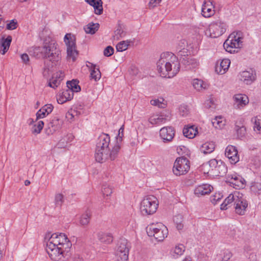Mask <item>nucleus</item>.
Here are the masks:
<instances>
[{
  "instance_id": "20e7f679",
  "label": "nucleus",
  "mask_w": 261,
  "mask_h": 261,
  "mask_svg": "<svg viewBox=\"0 0 261 261\" xmlns=\"http://www.w3.org/2000/svg\"><path fill=\"white\" fill-rule=\"evenodd\" d=\"M148 236L153 237L158 241H162L167 237L168 231L166 226L161 223L151 224L146 228Z\"/></svg>"
},
{
  "instance_id": "0e129e2a",
  "label": "nucleus",
  "mask_w": 261,
  "mask_h": 261,
  "mask_svg": "<svg viewBox=\"0 0 261 261\" xmlns=\"http://www.w3.org/2000/svg\"><path fill=\"white\" fill-rule=\"evenodd\" d=\"M161 0H150L148 6L150 8H153L155 7L158 4H159Z\"/></svg>"
},
{
  "instance_id": "49530a36",
  "label": "nucleus",
  "mask_w": 261,
  "mask_h": 261,
  "mask_svg": "<svg viewBox=\"0 0 261 261\" xmlns=\"http://www.w3.org/2000/svg\"><path fill=\"white\" fill-rule=\"evenodd\" d=\"M64 195L59 193L55 195V202L56 206L61 207L64 202Z\"/></svg>"
},
{
  "instance_id": "6e6552de",
  "label": "nucleus",
  "mask_w": 261,
  "mask_h": 261,
  "mask_svg": "<svg viewBox=\"0 0 261 261\" xmlns=\"http://www.w3.org/2000/svg\"><path fill=\"white\" fill-rule=\"evenodd\" d=\"M228 25L226 23L222 20H218L212 23L205 32V34L211 38H217L224 34Z\"/></svg>"
},
{
  "instance_id": "13d9d810",
  "label": "nucleus",
  "mask_w": 261,
  "mask_h": 261,
  "mask_svg": "<svg viewBox=\"0 0 261 261\" xmlns=\"http://www.w3.org/2000/svg\"><path fill=\"white\" fill-rule=\"evenodd\" d=\"M60 80H59L58 79H53L52 81H50L48 83V86L50 87L55 88L56 87H58V86L60 84Z\"/></svg>"
},
{
  "instance_id": "09e8293b",
  "label": "nucleus",
  "mask_w": 261,
  "mask_h": 261,
  "mask_svg": "<svg viewBox=\"0 0 261 261\" xmlns=\"http://www.w3.org/2000/svg\"><path fill=\"white\" fill-rule=\"evenodd\" d=\"M103 195L108 196L112 193V188L107 185H103L101 189Z\"/></svg>"
},
{
  "instance_id": "2eb2a0df",
  "label": "nucleus",
  "mask_w": 261,
  "mask_h": 261,
  "mask_svg": "<svg viewBox=\"0 0 261 261\" xmlns=\"http://www.w3.org/2000/svg\"><path fill=\"white\" fill-rule=\"evenodd\" d=\"M225 154L232 164H235L239 161L238 151L234 146L228 145L225 149Z\"/></svg>"
},
{
  "instance_id": "c03bdc74",
  "label": "nucleus",
  "mask_w": 261,
  "mask_h": 261,
  "mask_svg": "<svg viewBox=\"0 0 261 261\" xmlns=\"http://www.w3.org/2000/svg\"><path fill=\"white\" fill-rule=\"evenodd\" d=\"M124 125H122L119 129L118 134L116 137V143L120 146V149L122 146V138L123 137Z\"/></svg>"
},
{
  "instance_id": "338daca9",
  "label": "nucleus",
  "mask_w": 261,
  "mask_h": 261,
  "mask_svg": "<svg viewBox=\"0 0 261 261\" xmlns=\"http://www.w3.org/2000/svg\"><path fill=\"white\" fill-rule=\"evenodd\" d=\"M254 130H258V131L261 130V125L260 124L259 120H255L254 125Z\"/></svg>"
},
{
  "instance_id": "e433bc0d",
  "label": "nucleus",
  "mask_w": 261,
  "mask_h": 261,
  "mask_svg": "<svg viewBox=\"0 0 261 261\" xmlns=\"http://www.w3.org/2000/svg\"><path fill=\"white\" fill-rule=\"evenodd\" d=\"M91 212L90 211L88 210L86 211V212L83 214L81 217L80 220V223L82 225H87L89 224L90 222V220L91 219Z\"/></svg>"
},
{
  "instance_id": "603ef678",
  "label": "nucleus",
  "mask_w": 261,
  "mask_h": 261,
  "mask_svg": "<svg viewBox=\"0 0 261 261\" xmlns=\"http://www.w3.org/2000/svg\"><path fill=\"white\" fill-rule=\"evenodd\" d=\"M17 26V21L16 19L12 20L9 23L6 25V29L7 30H13L15 29Z\"/></svg>"
},
{
  "instance_id": "72a5a7b5",
  "label": "nucleus",
  "mask_w": 261,
  "mask_h": 261,
  "mask_svg": "<svg viewBox=\"0 0 261 261\" xmlns=\"http://www.w3.org/2000/svg\"><path fill=\"white\" fill-rule=\"evenodd\" d=\"M235 130L238 138L242 139L245 137L246 133V129L245 126L243 125H239L236 123L235 124Z\"/></svg>"
},
{
  "instance_id": "c756f323",
  "label": "nucleus",
  "mask_w": 261,
  "mask_h": 261,
  "mask_svg": "<svg viewBox=\"0 0 261 261\" xmlns=\"http://www.w3.org/2000/svg\"><path fill=\"white\" fill-rule=\"evenodd\" d=\"M97 236L98 240L101 242L109 244L113 241V237L111 233L100 232L98 233Z\"/></svg>"
},
{
  "instance_id": "393cba45",
  "label": "nucleus",
  "mask_w": 261,
  "mask_h": 261,
  "mask_svg": "<svg viewBox=\"0 0 261 261\" xmlns=\"http://www.w3.org/2000/svg\"><path fill=\"white\" fill-rule=\"evenodd\" d=\"M235 100V105H237V107H244L248 103V98L246 95H244L241 94H236L234 96Z\"/></svg>"
},
{
  "instance_id": "3c124183",
  "label": "nucleus",
  "mask_w": 261,
  "mask_h": 261,
  "mask_svg": "<svg viewBox=\"0 0 261 261\" xmlns=\"http://www.w3.org/2000/svg\"><path fill=\"white\" fill-rule=\"evenodd\" d=\"M114 52L113 47L111 46H108L103 50V55L105 56L109 57L111 56Z\"/></svg>"
},
{
  "instance_id": "a211bd4d",
  "label": "nucleus",
  "mask_w": 261,
  "mask_h": 261,
  "mask_svg": "<svg viewBox=\"0 0 261 261\" xmlns=\"http://www.w3.org/2000/svg\"><path fill=\"white\" fill-rule=\"evenodd\" d=\"M182 133L185 137L193 139L198 134V128L195 125L188 124L185 126Z\"/></svg>"
},
{
  "instance_id": "ea45409f",
  "label": "nucleus",
  "mask_w": 261,
  "mask_h": 261,
  "mask_svg": "<svg viewBox=\"0 0 261 261\" xmlns=\"http://www.w3.org/2000/svg\"><path fill=\"white\" fill-rule=\"evenodd\" d=\"M131 42L130 40L122 41L119 42L116 45V49L117 51H123L127 49V47Z\"/></svg>"
},
{
  "instance_id": "79ce46f5",
  "label": "nucleus",
  "mask_w": 261,
  "mask_h": 261,
  "mask_svg": "<svg viewBox=\"0 0 261 261\" xmlns=\"http://www.w3.org/2000/svg\"><path fill=\"white\" fill-rule=\"evenodd\" d=\"M185 250V247L182 244H179L175 246L173 256L174 257L176 258L178 257V256L181 255L184 252Z\"/></svg>"
},
{
  "instance_id": "a878e982",
  "label": "nucleus",
  "mask_w": 261,
  "mask_h": 261,
  "mask_svg": "<svg viewBox=\"0 0 261 261\" xmlns=\"http://www.w3.org/2000/svg\"><path fill=\"white\" fill-rule=\"evenodd\" d=\"M73 136L71 134H67L60 139L57 144V146L59 148H64L67 146L68 143L70 142L73 139Z\"/></svg>"
},
{
  "instance_id": "cd10ccee",
  "label": "nucleus",
  "mask_w": 261,
  "mask_h": 261,
  "mask_svg": "<svg viewBox=\"0 0 261 261\" xmlns=\"http://www.w3.org/2000/svg\"><path fill=\"white\" fill-rule=\"evenodd\" d=\"M215 148V143L213 142H206L203 144L200 147V151L204 154L212 152Z\"/></svg>"
},
{
  "instance_id": "e2e57ef3",
  "label": "nucleus",
  "mask_w": 261,
  "mask_h": 261,
  "mask_svg": "<svg viewBox=\"0 0 261 261\" xmlns=\"http://www.w3.org/2000/svg\"><path fill=\"white\" fill-rule=\"evenodd\" d=\"M179 111L182 116H186L188 113V110L187 109V106H181L179 108Z\"/></svg>"
},
{
  "instance_id": "5701e85b",
  "label": "nucleus",
  "mask_w": 261,
  "mask_h": 261,
  "mask_svg": "<svg viewBox=\"0 0 261 261\" xmlns=\"http://www.w3.org/2000/svg\"><path fill=\"white\" fill-rule=\"evenodd\" d=\"M11 36H8L6 38L2 37L0 40V53L4 55L8 50L12 42Z\"/></svg>"
},
{
  "instance_id": "58836bf2",
  "label": "nucleus",
  "mask_w": 261,
  "mask_h": 261,
  "mask_svg": "<svg viewBox=\"0 0 261 261\" xmlns=\"http://www.w3.org/2000/svg\"><path fill=\"white\" fill-rule=\"evenodd\" d=\"M126 33L122 29V26L119 24L117 29L114 32V39L118 40L121 38L124 37Z\"/></svg>"
},
{
  "instance_id": "dca6fc26",
  "label": "nucleus",
  "mask_w": 261,
  "mask_h": 261,
  "mask_svg": "<svg viewBox=\"0 0 261 261\" xmlns=\"http://www.w3.org/2000/svg\"><path fill=\"white\" fill-rule=\"evenodd\" d=\"M240 79L247 85L251 84L255 80V73L253 71H244L240 74Z\"/></svg>"
},
{
  "instance_id": "4468645a",
  "label": "nucleus",
  "mask_w": 261,
  "mask_h": 261,
  "mask_svg": "<svg viewBox=\"0 0 261 261\" xmlns=\"http://www.w3.org/2000/svg\"><path fill=\"white\" fill-rule=\"evenodd\" d=\"M228 182L230 185L236 189H243L245 186L246 181L244 178L238 174H232L228 177Z\"/></svg>"
},
{
  "instance_id": "f3484780",
  "label": "nucleus",
  "mask_w": 261,
  "mask_h": 261,
  "mask_svg": "<svg viewBox=\"0 0 261 261\" xmlns=\"http://www.w3.org/2000/svg\"><path fill=\"white\" fill-rule=\"evenodd\" d=\"M235 205V210L236 213L240 215H243L246 211V208L248 206L247 201L243 199H239L237 196Z\"/></svg>"
},
{
  "instance_id": "9b49d317",
  "label": "nucleus",
  "mask_w": 261,
  "mask_h": 261,
  "mask_svg": "<svg viewBox=\"0 0 261 261\" xmlns=\"http://www.w3.org/2000/svg\"><path fill=\"white\" fill-rule=\"evenodd\" d=\"M64 40L67 46V56L71 58L74 61L78 55V51L76 49L75 36L70 33H67L64 36Z\"/></svg>"
},
{
  "instance_id": "680f3d73",
  "label": "nucleus",
  "mask_w": 261,
  "mask_h": 261,
  "mask_svg": "<svg viewBox=\"0 0 261 261\" xmlns=\"http://www.w3.org/2000/svg\"><path fill=\"white\" fill-rule=\"evenodd\" d=\"M21 59L23 62L25 64H29L30 61V58L28 54L24 53L21 55Z\"/></svg>"
},
{
  "instance_id": "7ed1b4c3",
  "label": "nucleus",
  "mask_w": 261,
  "mask_h": 261,
  "mask_svg": "<svg viewBox=\"0 0 261 261\" xmlns=\"http://www.w3.org/2000/svg\"><path fill=\"white\" fill-rule=\"evenodd\" d=\"M57 44L54 41L44 42V45L41 48H38L42 54V57L46 59L44 61V66L43 68V75L44 77H47L49 74L50 69L53 66V64H56L61 60V51L57 47Z\"/></svg>"
},
{
  "instance_id": "ddd939ff",
  "label": "nucleus",
  "mask_w": 261,
  "mask_h": 261,
  "mask_svg": "<svg viewBox=\"0 0 261 261\" xmlns=\"http://www.w3.org/2000/svg\"><path fill=\"white\" fill-rule=\"evenodd\" d=\"M175 133V129L173 127H164L160 130V136L164 143H169L173 140Z\"/></svg>"
},
{
  "instance_id": "37998d69",
  "label": "nucleus",
  "mask_w": 261,
  "mask_h": 261,
  "mask_svg": "<svg viewBox=\"0 0 261 261\" xmlns=\"http://www.w3.org/2000/svg\"><path fill=\"white\" fill-rule=\"evenodd\" d=\"M173 221L176 225V227L178 230H181L184 227L183 218L182 215H177L175 216L173 218Z\"/></svg>"
},
{
  "instance_id": "0eeeda50",
  "label": "nucleus",
  "mask_w": 261,
  "mask_h": 261,
  "mask_svg": "<svg viewBox=\"0 0 261 261\" xmlns=\"http://www.w3.org/2000/svg\"><path fill=\"white\" fill-rule=\"evenodd\" d=\"M46 250L50 259L53 261H64L65 258H68L69 252L64 251V249L61 247L47 243Z\"/></svg>"
},
{
  "instance_id": "1a4fd4ad",
  "label": "nucleus",
  "mask_w": 261,
  "mask_h": 261,
  "mask_svg": "<svg viewBox=\"0 0 261 261\" xmlns=\"http://www.w3.org/2000/svg\"><path fill=\"white\" fill-rule=\"evenodd\" d=\"M129 247V244L126 239H120L116 252L117 261H127Z\"/></svg>"
},
{
  "instance_id": "aec40b11",
  "label": "nucleus",
  "mask_w": 261,
  "mask_h": 261,
  "mask_svg": "<svg viewBox=\"0 0 261 261\" xmlns=\"http://www.w3.org/2000/svg\"><path fill=\"white\" fill-rule=\"evenodd\" d=\"M74 93L71 90H64L62 93L59 94L57 101L59 103H64L67 101L71 100L73 97Z\"/></svg>"
},
{
  "instance_id": "473e14b6",
  "label": "nucleus",
  "mask_w": 261,
  "mask_h": 261,
  "mask_svg": "<svg viewBox=\"0 0 261 261\" xmlns=\"http://www.w3.org/2000/svg\"><path fill=\"white\" fill-rule=\"evenodd\" d=\"M215 171V173L217 174L216 175L223 176L227 172V167L224 163L220 161V164L217 166Z\"/></svg>"
},
{
  "instance_id": "4d7b16f0",
  "label": "nucleus",
  "mask_w": 261,
  "mask_h": 261,
  "mask_svg": "<svg viewBox=\"0 0 261 261\" xmlns=\"http://www.w3.org/2000/svg\"><path fill=\"white\" fill-rule=\"evenodd\" d=\"M222 195H221V194H216L211 197V201L213 204H216L217 202L222 198Z\"/></svg>"
},
{
  "instance_id": "b1692460",
  "label": "nucleus",
  "mask_w": 261,
  "mask_h": 261,
  "mask_svg": "<svg viewBox=\"0 0 261 261\" xmlns=\"http://www.w3.org/2000/svg\"><path fill=\"white\" fill-rule=\"evenodd\" d=\"M85 2L92 6L96 15H101L103 12L102 2L101 0H85Z\"/></svg>"
},
{
  "instance_id": "412c9836",
  "label": "nucleus",
  "mask_w": 261,
  "mask_h": 261,
  "mask_svg": "<svg viewBox=\"0 0 261 261\" xmlns=\"http://www.w3.org/2000/svg\"><path fill=\"white\" fill-rule=\"evenodd\" d=\"M54 106L51 104H47L42 107L36 113L37 120L43 118L51 113Z\"/></svg>"
},
{
  "instance_id": "774afa93",
  "label": "nucleus",
  "mask_w": 261,
  "mask_h": 261,
  "mask_svg": "<svg viewBox=\"0 0 261 261\" xmlns=\"http://www.w3.org/2000/svg\"><path fill=\"white\" fill-rule=\"evenodd\" d=\"M70 110L74 116H78L82 114L81 111L77 109H75V107H74L73 109L71 108Z\"/></svg>"
},
{
  "instance_id": "6e6d98bb",
  "label": "nucleus",
  "mask_w": 261,
  "mask_h": 261,
  "mask_svg": "<svg viewBox=\"0 0 261 261\" xmlns=\"http://www.w3.org/2000/svg\"><path fill=\"white\" fill-rule=\"evenodd\" d=\"M209 165L210 167L212 168V169H214L215 170L217 167V166L220 164V161H218L216 159L211 160L208 162Z\"/></svg>"
},
{
  "instance_id": "2f4dec72",
  "label": "nucleus",
  "mask_w": 261,
  "mask_h": 261,
  "mask_svg": "<svg viewBox=\"0 0 261 261\" xmlns=\"http://www.w3.org/2000/svg\"><path fill=\"white\" fill-rule=\"evenodd\" d=\"M232 256V253L228 250H224L217 255L218 261H228Z\"/></svg>"
},
{
  "instance_id": "423d86ee",
  "label": "nucleus",
  "mask_w": 261,
  "mask_h": 261,
  "mask_svg": "<svg viewBox=\"0 0 261 261\" xmlns=\"http://www.w3.org/2000/svg\"><path fill=\"white\" fill-rule=\"evenodd\" d=\"M48 237H49V239L47 243H50L52 245L61 247L64 249V251H70L72 244L67 236L64 233H60L58 234L55 233L52 234L50 236H49V234H48ZM47 237V235L46 236V238Z\"/></svg>"
},
{
  "instance_id": "39448f33",
  "label": "nucleus",
  "mask_w": 261,
  "mask_h": 261,
  "mask_svg": "<svg viewBox=\"0 0 261 261\" xmlns=\"http://www.w3.org/2000/svg\"><path fill=\"white\" fill-rule=\"evenodd\" d=\"M158 205V201L155 196L153 195L147 196L141 201V212L143 215H152L157 210Z\"/></svg>"
},
{
  "instance_id": "bf43d9fd",
  "label": "nucleus",
  "mask_w": 261,
  "mask_h": 261,
  "mask_svg": "<svg viewBox=\"0 0 261 261\" xmlns=\"http://www.w3.org/2000/svg\"><path fill=\"white\" fill-rule=\"evenodd\" d=\"M240 39V38L238 37L237 39H234V42L231 40L230 42H228V43H229L230 45L233 46V48L239 47Z\"/></svg>"
},
{
  "instance_id": "6ab92c4d",
  "label": "nucleus",
  "mask_w": 261,
  "mask_h": 261,
  "mask_svg": "<svg viewBox=\"0 0 261 261\" xmlns=\"http://www.w3.org/2000/svg\"><path fill=\"white\" fill-rule=\"evenodd\" d=\"M213 187L208 184H202L198 186L194 190V194L198 196L210 194Z\"/></svg>"
},
{
  "instance_id": "c85d7f7f",
  "label": "nucleus",
  "mask_w": 261,
  "mask_h": 261,
  "mask_svg": "<svg viewBox=\"0 0 261 261\" xmlns=\"http://www.w3.org/2000/svg\"><path fill=\"white\" fill-rule=\"evenodd\" d=\"M91 68L90 73L91 79H93L96 82L100 79L101 72L99 68H97L96 65L95 64H91Z\"/></svg>"
},
{
  "instance_id": "4c0bfd02",
  "label": "nucleus",
  "mask_w": 261,
  "mask_h": 261,
  "mask_svg": "<svg viewBox=\"0 0 261 261\" xmlns=\"http://www.w3.org/2000/svg\"><path fill=\"white\" fill-rule=\"evenodd\" d=\"M250 191L255 195L261 194V183L252 182L250 186Z\"/></svg>"
},
{
  "instance_id": "c9c22d12",
  "label": "nucleus",
  "mask_w": 261,
  "mask_h": 261,
  "mask_svg": "<svg viewBox=\"0 0 261 261\" xmlns=\"http://www.w3.org/2000/svg\"><path fill=\"white\" fill-rule=\"evenodd\" d=\"M148 121L152 124H160L165 123L166 121V118L163 116L155 115L150 117Z\"/></svg>"
},
{
  "instance_id": "de8ad7c7",
  "label": "nucleus",
  "mask_w": 261,
  "mask_h": 261,
  "mask_svg": "<svg viewBox=\"0 0 261 261\" xmlns=\"http://www.w3.org/2000/svg\"><path fill=\"white\" fill-rule=\"evenodd\" d=\"M184 64L188 66L191 65L192 68H195L198 65L197 60L191 57H187L186 60H185Z\"/></svg>"
},
{
  "instance_id": "864d4df0",
  "label": "nucleus",
  "mask_w": 261,
  "mask_h": 261,
  "mask_svg": "<svg viewBox=\"0 0 261 261\" xmlns=\"http://www.w3.org/2000/svg\"><path fill=\"white\" fill-rule=\"evenodd\" d=\"M202 84V81L198 79H195L193 81V86L194 88L197 90H200L203 87Z\"/></svg>"
},
{
  "instance_id": "f8f14e48",
  "label": "nucleus",
  "mask_w": 261,
  "mask_h": 261,
  "mask_svg": "<svg viewBox=\"0 0 261 261\" xmlns=\"http://www.w3.org/2000/svg\"><path fill=\"white\" fill-rule=\"evenodd\" d=\"M63 124V120L58 116L54 117L46 125L45 128V134L48 136L53 135L56 132L61 129Z\"/></svg>"
},
{
  "instance_id": "052dcab7",
  "label": "nucleus",
  "mask_w": 261,
  "mask_h": 261,
  "mask_svg": "<svg viewBox=\"0 0 261 261\" xmlns=\"http://www.w3.org/2000/svg\"><path fill=\"white\" fill-rule=\"evenodd\" d=\"M66 118L68 120V121L70 122H72L74 119V115H73V113L71 112V110H69L67 113L66 114Z\"/></svg>"
},
{
  "instance_id": "5fc2aeb1",
  "label": "nucleus",
  "mask_w": 261,
  "mask_h": 261,
  "mask_svg": "<svg viewBox=\"0 0 261 261\" xmlns=\"http://www.w3.org/2000/svg\"><path fill=\"white\" fill-rule=\"evenodd\" d=\"M228 40L225 41V42L223 44V47L225 50L228 53H232L235 51L234 48H233V46L230 45L229 43L228 42Z\"/></svg>"
},
{
  "instance_id": "f704fd0d",
  "label": "nucleus",
  "mask_w": 261,
  "mask_h": 261,
  "mask_svg": "<svg viewBox=\"0 0 261 261\" xmlns=\"http://www.w3.org/2000/svg\"><path fill=\"white\" fill-rule=\"evenodd\" d=\"M237 197H234L232 194H230L227 198H225L224 202L221 204L220 208L222 210H225L227 209V206L232 202L236 203Z\"/></svg>"
},
{
  "instance_id": "f257e3e1",
  "label": "nucleus",
  "mask_w": 261,
  "mask_h": 261,
  "mask_svg": "<svg viewBox=\"0 0 261 261\" xmlns=\"http://www.w3.org/2000/svg\"><path fill=\"white\" fill-rule=\"evenodd\" d=\"M110 143V136L102 133L96 141L95 158L97 162L102 163L106 160L114 161L118 156L120 151V146L115 143L111 150L109 148Z\"/></svg>"
},
{
  "instance_id": "f03ea898",
  "label": "nucleus",
  "mask_w": 261,
  "mask_h": 261,
  "mask_svg": "<svg viewBox=\"0 0 261 261\" xmlns=\"http://www.w3.org/2000/svg\"><path fill=\"white\" fill-rule=\"evenodd\" d=\"M156 65L160 76L163 77H173L177 74L180 68L178 58L174 54L169 52L161 54Z\"/></svg>"
},
{
  "instance_id": "4be33fe9",
  "label": "nucleus",
  "mask_w": 261,
  "mask_h": 261,
  "mask_svg": "<svg viewBox=\"0 0 261 261\" xmlns=\"http://www.w3.org/2000/svg\"><path fill=\"white\" fill-rule=\"evenodd\" d=\"M230 64V60L228 59H223L220 65L217 64L215 67V71L219 74H224L228 70Z\"/></svg>"
},
{
  "instance_id": "9d476101",
  "label": "nucleus",
  "mask_w": 261,
  "mask_h": 261,
  "mask_svg": "<svg viewBox=\"0 0 261 261\" xmlns=\"http://www.w3.org/2000/svg\"><path fill=\"white\" fill-rule=\"evenodd\" d=\"M190 168V161L184 156L177 158L173 167L174 174L177 176L185 174Z\"/></svg>"
},
{
  "instance_id": "7c9ffc66",
  "label": "nucleus",
  "mask_w": 261,
  "mask_h": 261,
  "mask_svg": "<svg viewBox=\"0 0 261 261\" xmlns=\"http://www.w3.org/2000/svg\"><path fill=\"white\" fill-rule=\"evenodd\" d=\"M99 24L98 23L90 22L84 28L86 33L94 34L98 30Z\"/></svg>"
},
{
  "instance_id": "a19ab883",
  "label": "nucleus",
  "mask_w": 261,
  "mask_h": 261,
  "mask_svg": "<svg viewBox=\"0 0 261 261\" xmlns=\"http://www.w3.org/2000/svg\"><path fill=\"white\" fill-rule=\"evenodd\" d=\"M44 122L40 120L38 122L37 124H34L32 128V132L34 134H38L40 133L41 130L44 126Z\"/></svg>"
},
{
  "instance_id": "bb28decb",
  "label": "nucleus",
  "mask_w": 261,
  "mask_h": 261,
  "mask_svg": "<svg viewBox=\"0 0 261 261\" xmlns=\"http://www.w3.org/2000/svg\"><path fill=\"white\" fill-rule=\"evenodd\" d=\"M79 81L77 80L68 81L66 83L67 87L68 90H71L72 92H78L81 90V87L79 85Z\"/></svg>"
},
{
  "instance_id": "69168bd1",
  "label": "nucleus",
  "mask_w": 261,
  "mask_h": 261,
  "mask_svg": "<svg viewBox=\"0 0 261 261\" xmlns=\"http://www.w3.org/2000/svg\"><path fill=\"white\" fill-rule=\"evenodd\" d=\"M222 121H220L217 119L216 117L213 121L212 124L216 128H221Z\"/></svg>"
},
{
  "instance_id": "a18cd8bd",
  "label": "nucleus",
  "mask_w": 261,
  "mask_h": 261,
  "mask_svg": "<svg viewBox=\"0 0 261 261\" xmlns=\"http://www.w3.org/2000/svg\"><path fill=\"white\" fill-rule=\"evenodd\" d=\"M201 14L202 16H212L213 15V13H212V9L208 8L207 6L205 5V4L202 6Z\"/></svg>"
},
{
  "instance_id": "8fccbe9b",
  "label": "nucleus",
  "mask_w": 261,
  "mask_h": 261,
  "mask_svg": "<svg viewBox=\"0 0 261 261\" xmlns=\"http://www.w3.org/2000/svg\"><path fill=\"white\" fill-rule=\"evenodd\" d=\"M162 101L159 99H152L150 100V103L152 106H158L159 108H164L165 104L163 102L164 99H161Z\"/></svg>"
}]
</instances>
